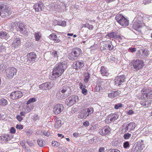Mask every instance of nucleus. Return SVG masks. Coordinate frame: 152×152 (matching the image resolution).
Segmentation results:
<instances>
[{"instance_id":"47","label":"nucleus","mask_w":152,"mask_h":152,"mask_svg":"<svg viewBox=\"0 0 152 152\" xmlns=\"http://www.w3.org/2000/svg\"><path fill=\"white\" fill-rule=\"evenodd\" d=\"M107 152H120V151L118 149H110Z\"/></svg>"},{"instance_id":"34","label":"nucleus","mask_w":152,"mask_h":152,"mask_svg":"<svg viewBox=\"0 0 152 152\" xmlns=\"http://www.w3.org/2000/svg\"><path fill=\"white\" fill-rule=\"evenodd\" d=\"M137 145H134L132 149V150L131 152H137L139 150V148L137 146Z\"/></svg>"},{"instance_id":"50","label":"nucleus","mask_w":152,"mask_h":152,"mask_svg":"<svg viewBox=\"0 0 152 152\" xmlns=\"http://www.w3.org/2000/svg\"><path fill=\"white\" fill-rule=\"evenodd\" d=\"M33 118L34 120L35 121L38 120L39 119V116L37 114L34 115Z\"/></svg>"},{"instance_id":"51","label":"nucleus","mask_w":152,"mask_h":152,"mask_svg":"<svg viewBox=\"0 0 152 152\" xmlns=\"http://www.w3.org/2000/svg\"><path fill=\"white\" fill-rule=\"evenodd\" d=\"M10 131L11 133H15V129L13 127H12L10 130Z\"/></svg>"},{"instance_id":"23","label":"nucleus","mask_w":152,"mask_h":152,"mask_svg":"<svg viewBox=\"0 0 152 152\" xmlns=\"http://www.w3.org/2000/svg\"><path fill=\"white\" fill-rule=\"evenodd\" d=\"M10 140L9 136L8 134H5L4 136H0V140L4 142H7Z\"/></svg>"},{"instance_id":"30","label":"nucleus","mask_w":152,"mask_h":152,"mask_svg":"<svg viewBox=\"0 0 152 152\" xmlns=\"http://www.w3.org/2000/svg\"><path fill=\"white\" fill-rule=\"evenodd\" d=\"M56 66H66L68 65H67L66 61H64L63 62H60L58 64H57Z\"/></svg>"},{"instance_id":"32","label":"nucleus","mask_w":152,"mask_h":152,"mask_svg":"<svg viewBox=\"0 0 152 152\" xmlns=\"http://www.w3.org/2000/svg\"><path fill=\"white\" fill-rule=\"evenodd\" d=\"M33 108V106L32 105L30 104L27 106L26 109L25 111L26 113L30 112Z\"/></svg>"},{"instance_id":"15","label":"nucleus","mask_w":152,"mask_h":152,"mask_svg":"<svg viewBox=\"0 0 152 152\" xmlns=\"http://www.w3.org/2000/svg\"><path fill=\"white\" fill-rule=\"evenodd\" d=\"M111 129L108 126H106L103 128L101 131L100 132V133L102 135H105L108 134L110 133Z\"/></svg>"},{"instance_id":"63","label":"nucleus","mask_w":152,"mask_h":152,"mask_svg":"<svg viewBox=\"0 0 152 152\" xmlns=\"http://www.w3.org/2000/svg\"><path fill=\"white\" fill-rule=\"evenodd\" d=\"M103 83L102 81H98L97 82L96 85H99V86L101 87H102V83Z\"/></svg>"},{"instance_id":"28","label":"nucleus","mask_w":152,"mask_h":152,"mask_svg":"<svg viewBox=\"0 0 152 152\" xmlns=\"http://www.w3.org/2000/svg\"><path fill=\"white\" fill-rule=\"evenodd\" d=\"M118 117V115L116 114H113L111 115V118L110 119V122H113Z\"/></svg>"},{"instance_id":"43","label":"nucleus","mask_w":152,"mask_h":152,"mask_svg":"<svg viewBox=\"0 0 152 152\" xmlns=\"http://www.w3.org/2000/svg\"><path fill=\"white\" fill-rule=\"evenodd\" d=\"M140 104L142 105V106L143 107L145 106L146 107H147L148 106H147V104H148V101H142L140 102Z\"/></svg>"},{"instance_id":"21","label":"nucleus","mask_w":152,"mask_h":152,"mask_svg":"<svg viewBox=\"0 0 152 152\" xmlns=\"http://www.w3.org/2000/svg\"><path fill=\"white\" fill-rule=\"evenodd\" d=\"M134 145H137L136 146L139 148V150H142L144 147L143 141L142 140H139L138 142H136Z\"/></svg>"},{"instance_id":"46","label":"nucleus","mask_w":152,"mask_h":152,"mask_svg":"<svg viewBox=\"0 0 152 152\" xmlns=\"http://www.w3.org/2000/svg\"><path fill=\"white\" fill-rule=\"evenodd\" d=\"M129 143L128 141H126L124 142L123 145L124 148H126L128 147H129Z\"/></svg>"},{"instance_id":"31","label":"nucleus","mask_w":152,"mask_h":152,"mask_svg":"<svg viewBox=\"0 0 152 152\" xmlns=\"http://www.w3.org/2000/svg\"><path fill=\"white\" fill-rule=\"evenodd\" d=\"M7 100L3 98L0 99V105H4L7 104Z\"/></svg>"},{"instance_id":"48","label":"nucleus","mask_w":152,"mask_h":152,"mask_svg":"<svg viewBox=\"0 0 152 152\" xmlns=\"http://www.w3.org/2000/svg\"><path fill=\"white\" fill-rule=\"evenodd\" d=\"M151 0H144L143 1V4H147L151 2Z\"/></svg>"},{"instance_id":"6","label":"nucleus","mask_w":152,"mask_h":152,"mask_svg":"<svg viewBox=\"0 0 152 152\" xmlns=\"http://www.w3.org/2000/svg\"><path fill=\"white\" fill-rule=\"evenodd\" d=\"M78 100L79 98L77 96H71L66 99L65 103L67 105L71 106L76 102H78Z\"/></svg>"},{"instance_id":"41","label":"nucleus","mask_w":152,"mask_h":152,"mask_svg":"<svg viewBox=\"0 0 152 152\" xmlns=\"http://www.w3.org/2000/svg\"><path fill=\"white\" fill-rule=\"evenodd\" d=\"M66 25V22L64 20L59 21L58 25L61 26H65Z\"/></svg>"},{"instance_id":"54","label":"nucleus","mask_w":152,"mask_h":152,"mask_svg":"<svg viewBox=\"0 0 152 152\" xmlns=\"http://www.w3.org/2000/svg\"><path fill=\"white\" fill-rule=\"evenodd\" d=\"M43 134L45 136L48 137L50 135V133L48 131H44L43 132Z\"/></svg>"},{"instance_id":"3","label":"nucleus","mask_w":152,"mask_h":152,"mask_svg":"<svg viewBox=\"0 0 152 152\" xmlns=\"http://www.w3.org/2000/svg\"><path fill=\"white\" fill-rule=\"evenodd\" d=\"M81 52L82 51L80 48H74L72 51L68 55V58L70 60L72 61L76 60L80 56V54L82 53Z\"/></svg>"},{"instance_id":"10","label":"nucleus","mask_w":152,"mask_h":152,"mask_svg":"<svg viewBox=\"0 0 152 152\" xmlns=\"http://www.w3.org/2000/svg\"><path fill=\"white\" fill-rule=\"evenodd\" d=\"M126 78L124 75H122L116 77L114 80V83L115 85L119 86L125 81Z\"/></svg>"},{"instance_id":"59","label":"nucleus","mask_w":152,"mask_h":152,"mask_svg":"<svg viewBox=\"0 0 152 152\" xmlns=\"http://www.w3.org/2000/svg\"><path fill=\"white\" fill-rule=\"evenodd\" d=\"M136 50V48H129V51L130 52H135Z\"/></svg>"},{"instance_id":"24","label":"nucleus","mask_w":152,"mask_h":152,"mask_svg":"<svg viewBox=\"0 0 152 152\" xmlns=\"http://www.w3.org/2000/svg\"><path fill=\"white\" fill-rule=\"evenodd\" d=\"M84 62L83 61H77L75 62L73 64L74 66H84Z\"/></svg>"},{"instance_id":"40","label":"nucleus","mask_w":152,"mask_h":152,"mask_svg":"<svg viewBox=\"0 0 152 152\" xmlns=\"http://www.w3.org/2000/svg\"><path fill=\"white\" fill-rule=\"evenodd\" d=\"M123 104L121 103H118L115 105L114 108L115 109H118L122 107Z\"/></svg>"},{"instance_id":"36","label":"nucleus","mask_w":152,"mask_h":152,"mask_svg":"<svg viewBox=\"0 0 152 152\" xmlns=\"http://www.w3.org/2000/svg\"><path fill=\"white\" fill-rule=\"evenodd\" d=\"M35 39L37 41H39L41 38V36L39 34V33H35L34 34Z\"/></svg>"},{"instance_id":"2","label":"nucleus","mask_w":152,"mask_h":152,"mask_svg":"<svg viewBox=\"0 0 152 152\" xmlns=\"http://www.w3.org/2000/svg\"><path fill=\"white\" fill-rule=\"evenodd\" d=\"M64 71V69L61 67H54L52 73L50 75L49 78L52 80H54L57 77L61 76Z\"/></svg>"},{"instance_id":"64","label":"nucleus","mask_w":152,"mask_h":152,"mask_svg":"<svg viewBox=\"0 0 152 152\" xmlns=\"http://www.w3.org/2000/svg\"><path fill=\"white\" fill-rule=\"evenodd\" d=\"M104 148L103 147H100L99 148V152H104Z\"/></svg>"},{"instance_id":"27","label":"nucleus","mask_w":152,"mask_h":152,"mask_svg":"<svg viewBox=\"0 0 152 152\" xmlns=\"http://www.w3.org/2000/svg\"><path fill=\"white\" fill-rule=\"evenodd\" d=\"M117 33L115 32H112L106 35V37L107 38L108 37H110V39L111 38L115 39Z\"/></svg>"},{"instance_id":"58","label":"nucleus","mask_w":152,"mask_h":152,"mask_svg":"<svg viewBox=\"0 0 152 152\" xmlns=\"http://www.w3.org/2000/svg\"><path fill=\"white\" fill-rule=\"evenodd\" d=\"M113 92L114 98L119 95V93L117 91H115Z\"/></svg>"},{"instance_id":"52","label":"nucleus","mask_w":152,"mask_h":152,"mask_svg":"<svg viewBox=\"0 0 152 152\" xmlns=\"http://www.w3.org/2000/svg\"><path fill=\"white\" fill-rule=\"evenodd\" d=\"M82 93L85 95H86L87 94V90L85 88L83 89H82Z\"/></svg>"},{"instance_id":"42","label":"nucleus","mask_w":152,"mask_h":152,"mask_svg":"<svg viewBox=\"0 0 152 152\" xmlns=\"http://www.w3.org/2000/svg\"><path fill=\"white\" fill-rule=\"evenodd\" d=\"M149 94H148L147 93H142L141 96V98L143 99H145L146 98H148Z\"/></svg>"},{"instance_id":"8","label":"nucleus","mask_w":152,"mask_h":152,"mask_svg":"<svg viewBox=\"0 0 152 152\" xmlns=\"http://www.w3.org/2000/svg\"><path fill=\"white\" fill-rule=\"evenodd\" d=\"M130 66H143L145 65V63L143 61L140 59H134L129 64Z\"/></svg>"},{"instance_id":"62","label":"nucleus","mask_w":152,"mask_h":152,"mask_svg":"<svg viewBox=\"0 0 152 152\" xmlns=\"http://www.w3.org/2000/svg\"><path fill=\"white\" fill-rule=\"evenodd\" d=\"M59 21L56 20H54L53 21V24L55 25H58Z\"/></svg>"},{"instance_id":"22","label":"nucleus","mask_w":152,"mask_h":152,"mask_svg":"<svg viewBox=\"0 0 152 152\" xmlns=\"http://www.w3.org/2000/svg\"><path fill=\"white\" fill-rule=\"evenodd\" d=\"M100 71L101 74L103 76H107L109 75L108 70L105 67H101Z\"/></svg>"},{"instance_id":"57","label":"nucleus","mask_w":152,"mask_h":152,"mask_svg":"<svg viewBox=\"0 0 152 152\" xmlns=\"http://www.w3.org/2000/svg\"><path fill=\"white\" fill-rule=\"evenodd\" d=\"M52 145L54 146H58L59 145V143L57 142L54 141L52 142Z\"/></svg>"},{"instance_id":"20","label":"nucleus","mask_w":152,"mask_h":152,"mask_svg":"<svg viewBox=\"0 0 152 152\" xmlns=\"http://www.w3.org/2000/svg\"><path fill=\"white\" fill-rule=\"evenodd\" d=\"M25 26L23 23H20L19 24L18 26L19 31L21 34H25L26 33Z\"/></svg>"},{"instance_id":"35","label":"nucleus","mask_w":152,"mask_h":152,"mask_svg":"<svg viewBox=\"0 0 152 152\" xmlns=\"http://www.w3.org/2000/svg\"><path fill=\"white\" fill-rule=\"evenodd\" d=\"M131 136V134L129 133H126L124 135V139L126 140L128 139Z\"/></svg>"},{"instance_id":"17","label":"nucleus","mask_w":152,"mask_h":152,"mask_svg":"<svg viewBox=\"0 0 152 152\" xmlns=\"http://www.w3.org/2000/svg\"><path fill=\"white\" fill-rule=\"evenodd\" d=\"M43 6V3L41 2H39L34 5V8L36 12H40L42 10Z\"/></svg>"},{"instance_id":"45","label":"nucleus","mask_w":152,"mask_h":152,"mask_svg":"<svg viewBox=\"0 0 152 152\" xmlns=\"http://www.w3.org/2000/svg\"><path fill=\"white\" fill-rule=\"evenodd\" d=\"M52 55H53L54 58H57L58 56L57 51L55 50H53L52 53Z\"/></svg>"},{"instance_id":"4","label":"nucleus","mask_w":152,"mask_h":152,"mask_svg":"<svg viewBox=\"0 0 152 152\" xmlns=\"http://www.w3.org/2000/svg\"><path fill=\"white\" fill-rule=\"evenodd\" d=\"M115 19L117 22L122 26H126L129 24V20L122 15H117L115 17Z\"/></svg>"},{"instance_id":"49","label":"nucleus","mask_w":152,"mask_h":152,"mask_svg":"<svg viewBox=\"0 0 152 152\" xmlns=\"http://www.w3.org/2000/svg\"><path fill=\"white\" fill-rule=\"evenodd\" d=\"M108 48L109 50H111L114 49V47L112 45H108Z\"/></svg>"},{"instance_id":"5","label":"nucleus","mask_w":152,"mask_h":152,"mask_svg":"<svg viewBox=\"0 0 152 152\" xmlns=\"http://www.w3.org/2000/svg\"><path fill=\"white\" fill-rule=\"evenodd\" d=\"M10 14L9 8L6 5L0 4V16L4 17Z\"/></svg>"},{"instance_id":"60","label":"nucleus","mask_w":152,"mask_h":152,"mask_svg":"<svg viewBox=\"0 0 152 152\" xmlns=\"http://www.w3.org/2000/svg\"><path fill=\"white\" fill-rule=\"evenodd\" d=\"M5 67H0V73L5 72L6 71L5 70Z\"/></svg>"},{"instance_id":"29","label":"nucleus","mask_w":152,"mask_h":152,"mask_svg":"<svg viewBox=\"0 0 152 152\" xmlns=\"http://www.w3.org/2000/svg\"><path fill=\"white\" fill-rule=\"evenodd\" d=\"M84 76L85 77V78L84 79V81L86 83H87L88 81V80L90 77V75L88 72H85L84 73Z\"/></svg>"},{"instance_id":"11","label":"nucleus","mask_w":152,"mask_h":152,"mask_svg":"<svg viewBox=\"0 0 152 152\" xmlns=\"http://www.w3.org/2000/svg\"><path fill=\"white\" fill-rule=\"evenodd\" d=\"M17 71V69L15 67H11L9 70L6 71L7 77L10 79L12 78L16 74Z\"/></svg>"},{"instance_id":"38","label":"nucleus","mask_w":152,"mask_h":152,"mask_svg":"<svg viewBox=\"0 0 152 152\" xmlns=\"http://www.w3.org/2000/svg\"><path fill=\"white\" fill-rule=\"evenodd\" d=\"M6 46L3 43L0 46V52H4L6 50Z\"/></svg>"},{"instance_id":"61","label":"nucleus","mask_w":152,"mask_h":152,"mask_svg":"<svg viewBox=\"0 0 152 152\" xmlns=\"http://www.w3.org/2000/svg\"><path fill=\"white\" fill-rule=\"evenodd\" d=\"M113 92H112V93H109L108 94V96L109 97H110V98H114V96H113Z\"/></svg>"},{"instance_id":"39","label":"nucleus","mask_w":152,"mask_h":152,"mask_svg":"<svg viewBox=\"0 0 152 152\" xmlns=\"http://www.w3.org/2000/svg\"><path fill=\"white\" fill-rule=\"evenodd\" d=\"M101 89H102V87H101V86L99 85H96L94 88L95 91L96 92H99V91Z\"/></svg>"},{"instance_id":"16","label":"nucleus","mask_w":152,"mask_h":152,"mask_svg":"<svg viewBox=\"0 0 152 152\" xmlns=\"http://www.w3.org/2000/svg\"><path fill=\"white\" fill-rule=\"evenodd\" d=\"M141 21L134 20L133 23V28L135 30H137V29L141 27L142 26Z\"/></svg>"},{"instance_id":"53","label":"nucleus","mask_w":152,"mask_h":152,"mask_svg":"<svg viewBox=\"0 0 152 152\" xmlns=\"http://www.w3.org/2000/svg\"><path fill=\"white\" fill-rule=\"evenodd\" d=\"M16 128L18 129H22L23 128V126L21 125H17Z\"/></svg>"},{"instance_id":"12","label":"nucleus","mask_w":152,"mask_h":152,"mask_svg":"<svg viewBox=\"0 0 152 152\" xmlns=\"http://www.w3.org/2000/svg\"><path fill=\"white\" fill-rule=\"evenodd\" d=\"M64 106L62 104H58L54 106L53 108V112L56 114L60 113L64 109Z\"/></svg>"},{"instance_id":"26","label":"nucleus","mask_w":152,"mask_h":152,"mask_svg":"<svg viewBox=\"0 0 152 152\" xmlns=\"http://www.w3.org/2000/svg\"><path fill=\"white\" fill-rule=\"evenodd\" d=\"M85 111L86 112L85 115L88 116L94 112V110L92 107H89L86 109Z\"/></svg>"},{"instance_id":"18","label":"nucleus","mask_w":152,"mask_h":152,"mask_svg":"<svg viewBox=\"0 0 152 152\" xmlns=\"http://www.w3.org/2000/svg\"><path fill=\"white\" fill-rule=\"evenodd\" d=\"M0 37L2 39L7 40L10 39V36L6 32L1 31H0Z\"/></svg>"},{"instance_id":"55","label":"nucleus","mask_w":152,"mask_h":152,"mask_svg":"<svg viewBox=\"0 0 152 152\" xmlns=\"http://www.w3.org/2000/svg\"><path fill=\"white\" fill-rule=\"evenodd\" d=\"M79 85L80 86V89L82 90L83 89H84L85 88L86 86H85L83 84L81 83H80L79 84Z\"/></svg>"},{"instance_id":"25","label":"nucleus","mask_w":152,"mask_h":152,"mask_svg":"<svg viewBox=\"0 0 152 152\" xmlns=\"http://www.w3.org/2000/svg\"><path fill=\"white\" fill-rule=\"evenodd\" d=\"M140 54H141L143 57H146L149 55V51L147 49H142L141 50Z\"/></svg>"},{"instance_id":"9","label":"nucleus","mask_w":152,"mask_h":152,"mask_svg":"<svg viewBox=\"0 0 152 152\" xmlns=\"http://www.w3.org/2000/svg\"><path fill=\"white\" fill-rule=\"evenodd\" d=\"M22 96V93L20 91H13L10 95V98L13 100H16L20 98Z\"/></svg>"},{"instance_id":"37","label":"nucleus","mask_w":152,"mask_h":152,"mask_svg":"<svg viewBox=\"0 0 152 152\" xmlns=\"http://www.w3.org/2000/svg\"><path fill=\"white\" fill-rule=\"evenodd\" d=\"M49 8L51 10H56V8L55 6L54 3L51 4L49 6Z\"/></svg>"},{"instance_id":"19","label":"nucleus","mask_w":152,"mask_h":152,"mask_svg":"<svg viewBox=\"0 0 152 152\" xmlns=\"http://www.w3.org/2000/svg\"><path fill=\"white\" fill-rule=\"evenodd\" d=\"M21 44L20 39L19 38L16 37L14 39L12 45L15 48L18 47Z\"/></svg>"},{"instance_id":"1","label":"nucleus","mask_w":152,"mask_h":152,"mask_svg":"<svg viewBox=\"0 0 152 152\" xmlns=\"http://www.w3.org/2000/svg\"><path fill=\"white\" fill-rule=\"evenodd\" d=\"M57 95L61 99H64L69 96L72 92L71 88L67 86H64L61 88Z\"/></svg>"},{"instance_id":"13","label":"nucleus","mask_w":152,"mask_h":152,"mask_svg":"<svg viewBox=\"0 0 152 152\" xmlns=\"http://www.w3.org/2000/svg\"><path fill=\"white\" fill-rule=\"evenodd\" d=\"M27 57L28 63L31 62L35 60L37 58V55L34 53L32 52L28 53Z\"/></svg>"},{"instance_id":"56","label":"nucleus","mask_w":152,"mask_h":152,"mask_svg":"<svg viewBox=\"0 0 152 152\" xmlns=\"http://www.w3.org/2000/svg\"><path fill=\"white\" fill-rule=\"evenodd\" d=\"M16 118L18 120L19 122L21 121L23 119V118L19 115H17L16 116Z\"/></svg>"},{"instance_id":"33","label":"nucleus","mask_w":152,"mask_h":152,"mask_svg":"<svg viewBox=\"0 0 152 152\" xmlns=\"http://www.w3.org/2000/svg\"><path fill=\"white\" fill-rule=\"evenodd\" d=\"M48 37L50 39L53 40L56 39H57V38L56 35L54 33H52Z\"/></svg>"},{"instance_id":"14","label":"nucleus","mask_w":152,"mask_h":152,"mask_svg":"<svg viewBox=\"0 0 152 152\" xmlns=\"http://www.w3.org/2000/svg\"><path fill=\"white\" fill-rule=\"evenodd\" d=\"M52 86L50 83L47 82L42 83L39 86V88L43 90H49Z\"/></svg>"},{"instance_id":"44","label":"nucleus","mask_w":152,"mask_h":152,"mask_svg":"<svg viewBox=\"0 0 152 152\" xmlns=\"http://www.w3.org/2000/svg\"><path fill=\"white\" fill-rule=\"evenodd\" d=\"M37 142L39 145L40 147H42L44 144L43 140L41 139L38 140Z\"/></svg>"},{"instance_id":"7","label":"nucleus","mask_w":152,"mask_h":152,"mask_svg":"<svg viewBox=\"0 0 152 152\" xmlns=\"http://www.w3.org/2000/svg\"><path fill=\"white\" fill-rule=\"evenodd\" d=\"M136 126V124L134 122H131L128 124H123V130H124L125 132L130 131L133 130Z\"/></svg>"}]
</instances>
